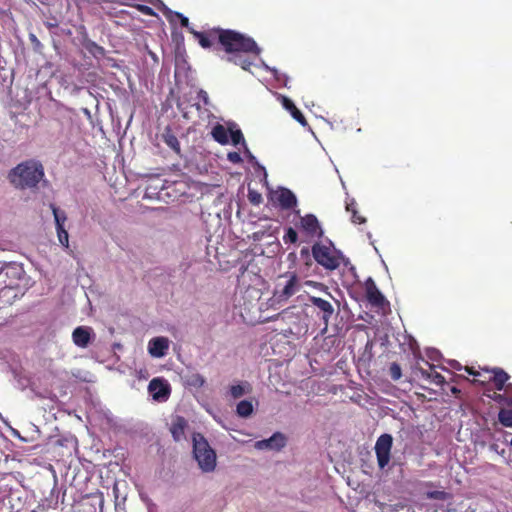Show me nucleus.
Masks as SVG:
<instances>
[{
	"label": "nucleus",
	"mask_w": 512,
	"mask_h": 512,
	"mask_svg": "<svg viewBox=\"0 0 512 512\" xmlns=\"http://www.w3.org/2000/svg\"><path fill=\"white\" fill-rule=\"evenodd\" d=\"M219 44L226 52L224 59L256 74L257 70L270 68L260 58L261 48L253 38L234 30H217Z\"/></svg>",
	"instance_id": "1"
},
{
	"label": "nucleus",
	"mask_w": 512,
	"mask_h": 512,
	"mask_svg": "<svg viewBox=\"0 0 512 512\" xmlns=\"http://www.w3.org/2000/svg\"><path fill=\"white\" fill-rule=\"evenodd\" d=\"M290 302H292L290 305V324L293 323L295 325L294 329L290 327V334L302 335L308 331L310 303L323 312L322 319L326 324L334 312L333 306L329 301L310 296L307 293L299 294Z\"/></svg>",
	"instance_id": "2"
},
{
	"label": "nucleus",
	"mask_w": 512,
	"mask_h": 512,
	"mask_svg": "<svg viewBox=\"0 0 512 512\" xmlns=\"http://www.w3.org/2000/svg\"><path fill=\"white\" fill-rule=\"evenodd\" d=\"M44 175V167L41 162L30 159L11 169L8 179L15 188L24 190L35 188Z\"/></svg>",
	"instance_id": "3"
},
{
	"label": "nucleus",
	"mask_w": 512,
	"mask_h": 512,
	"mask_svg": "<svg viewBox=\"0 0 512 512\" xmlns=\"http://www.w3.org/2000/svg\"><path fill=\"white\" fill-rule=\"evenodd\" d=\"M294 214L298 220H294L295 227L303 233L307 238H320L323 235L320 223L314 214L300 215L297 209V197L290 191V214Z\"/></svg>",
	"instance_id": "4"
},
{
	"label": "nucleus",
	"mask_w": 512,
	"mask_h": 512,
	"mask_svg": "<svg viewBox=\"0 0 512 512\" xmlns=\"http://www.w3.org/2000/svg\"><path fill=\"white\" fill-rule=\"evenodd\" d=\"M193 454L203 472L210 473L215 470L216 452L200 433L193 435Z\"/></svg>",
	"instance_id": "5"
},
{
	"label": "nucleus",
	"mask_w": 512,
	"mask_h": 512,
	"mask_svg": "<svg viewBox=\"0 0 512 512\" xmlns=\"http://www.w3.org/2000/svg\"><path fill=\"white\" fill-rule=\"evenodd\" d=\"M315 261L328 270L337 269L342 262V255L330 247L316 243L312 247Z\"/></svg>",
	"instance_id": "6"
},
{
	"label": "nucleus",
	"mask_w": 512,
	"mask_h": 512,
	"mask_svg": "<svg viewBox=\"0 0 512 512\" xmlns=\"http://www.w3.org/2000/svg\"><path fill=\"white\" fill-rule=\"evenodd\" d=\"M392 445L393 437L390 434L384 433L378 437L374 449L380 469H384L389 464Z\"/></svg>",
	"instance_id": "7"
},
{
	"label": "nucleus",
	"mask_w": 512,
	"mask_h": 512,
	"mask_svg": "<svg viewBox=\"0 0 512 512\" xmlns=\"http://www.w3.org/2000/svg\"><path fill=\"white\" fill-rule=\"evenodd\" d=\"M287 366L276 360H273L269 366V382L277 390L282 391L286 388L287 380Z\"/></svg>",
	"instance_id": "8"
},
{
	"label": "nucleus",
	"mask_w": 512,
	"mask_h": 512,
	"mask_svg": "<svg viewBox=\"0 0 512 512\" xmlns=\"http://www.w3.org/2000/svg\"><path fill=\"white\" fill-rule=\"evenodd\" d=\"M287 444L286 436L280 432L274 433L270 438L256 441L254 448L259 451L279 452Z\"/></svg>",
	"instance_id": "9"
},
{
	"label": "nucleus",
	"mask_w": 512,
	"mask_h": 512,
	"mask_svg": "<svg viewBox=\"0 0 512 512\" xmlns=\"http://www.w3.org/2000/svg\"><path fill=\"white\" fill-rule=\"evenodd\" d=\"M148 392L152 396L153 400L157 402H165L170 396L171 389L166 380L154 378L148 385Z\"/></svg>",
	"instance_id": "10"
},
{
	"label": "nucleus",
	"mask_w": 512,
	"mask_h": 512,
	"mask_svg": "<svg viewBox=\"0 0 512 512\" xmlns=\"http://www.w3.org/2000/svg\"><path fill=\"white\" fill-rule=\"evenodd\" d=\"M95 332L90 326H78L72 332V341L78 348H87L95 339Z\"/></svg>",
	"instance_id": "11"
},
{
	"label": "nucleus",
	"mask_w": 512,
	"mask_h": 512,
	"mask_svg": "<svg viewBox=\"0 0 512 512\" xmlns=\"http://www.w3.org/2000/svg\"><path fill=\"white\" fill-rule=\"evenodd\" d=\"M365 293L368 302L375 307H383L386 300L384 295L379 291L375 281L369 277L365 281Z\"/></svg>",
	"instance_id": "12"
},
{
	"label": "nucleus",
	"mask_w": 512,
	"mask_h": 512,
	"mask_svg": "<svg viewBox=\"0 0 512 512\" xmlns=\"http://www.w3.org/2000/svg\"><path fill=\"white\" fill-rule=\"evenodd\" d=\"M170 341L167 337H154L148 342V352L154 358H162L167 354Z\"/></svg>",
	"instance_id": "13"
},
{
	"label": "nucleus",
	"mask_w": 512,
	"mask_h": 512,
	"mask_svg": "<svg viewBox=\"0 0 512 512\" xmlns=\"http://www.w3.org/2000/svg\"><path fill=\"white\" fill-rule=\"evenodd\" d=\"M6 275L9 276L11 288L18 285V282L25 278L26 273L22 264L16 262L5 263Z\"/></svg>",
	"instance_id": "14"
},
{
	"label": "nucleus",
	"mask_w": 512,
	"mask_h": 512,
	"mask_svg": "<svg viewBox=\"0 0 512 512\" xmlns=\"http://www.w3.org/2000/svg\"><path fill=\"white\" fill-rule=\"evenodd\" d=\"M425 497L427 499H435V500H442V501H449L446 508L443 506L435 507L433 512H437L438 510H442L443 512H454L455 509L453 508V503L451 500L453 499V495L450 492L446 491H427L425 493Z\"/></svg>",
	"instance_id": "15"
},
{
	"label": "nucleus",
	"mask_w": 512,
	"mask_h": 512,
	"mask_svg": "<svg viewBox=\"0 0 512 512\" xmlns=\"http://www.w3.org/2000/svg\"><path fill=\"white\" fill-rule=\"evenodd\" d=\"M483 371L492 374L488 378V381H493L496 390H503L506 382L509 380L510 376L507 372H505L502 368H493V369H483Z\"/></svg>",
	"instance_id": "16"
},
{
	"label": "nucleus",
	"mask_w": 512,
	"mask_h": 512,
	"mask_svg": "<svg viewBox=\"0 0 512 512\" xmlns=\"http://www.w3.org/2000/svg\"><path fill=\"white\" fill-rule=\"evenodd\" d=\"M269 201L273 206L280 207L282 209H288V190L285 188H279L277 190H271L269 192Z\"/></svg>",
	"instance_id": "17"
},
{
	"label": "nucleus",
	"mask_w": 512,
	"mask_h": 512,
	"mask_svg": "<svg viewBox=\"0 0 512 512\" xmlns=\"http://www.w3.org/2000/svg\"><path fill=\"white\" fill-rule=\"evenodd\" d=\"M188 423L185 418L181 416H177L172 424H171V434L175 441H180L185 436V429L187 428Z\"/></svg>",
	"instance_id": "18"
},
{
	"label": "nucleus",
	"mask_w": 512,
	"mask_h": 512,
	"mask_svg": "<svg viewBox=\"0 0 512 512\" xmlns=\"http://www.w3.org/2000/svg\"><path fill=\"white\" fill-rule=\"evenodd\" d=\"M212 136L220 144H228L229 143V136H228V130L221 124H217L212 129Z\"/></svg>",
	"instance_id": "19"
},
{
	"label": "nucleus",
	"mask_w": 512,
	"mask_h": 512,
	"mask_svg": "<svg viewBox=\"0 0 512 512\" xmlns=\"http://www.w3.org/2000/svg\"><path fill=\"white\" fill-rule=\"evenodd\" d=\"M50 208H51L53 216H54L56 229L65 228L64 225L67 220L66 212L64 210L59 209L54 204H50Z\"/></svg>",
	"instance_id": "20"
},
{
	"label": "nucleus",
	"mask_w": 512,
	"mask_h": 512,
	"mask_svg": "<svg viewBox=\"0 0 512 512\" xmlns=\"http://www.w3.org/2000/svg\"><path fill=\"white\" fill-rule=\"evenodd\" d=\"M431 369H433V366H430ZM421 375L423 378L430 380L432 383L442 386L445 383V378L440 373L432 370L431 372L420 369Z\"/></svg>",
	"instance_id": "21"
},
{
	"label": "nucleus",
	"mask_w": 512,
	"mask_h": 512,
	"mask_svg": "<svg viewBox=\"0 0 512 512\" xmlns=\"http://www.w3.org/2000/svg\"><path fill=\"white\" fill-rule=\"evenodd\" d=\"M249 391L250 385L246 382L232 385L229 389L230 395L234 399L242 397L243 395L249 393Z\"/></svg>",
	"instance_id": "22"
},
{
	"label": "nucleus",
	"mask_w": 512,
	"mask_h": 512,
	"mask_svg": "<svg viewBox=\"0 0 512 512\" xmlns=\"http://www.w3.org/2000/svg\"><path fill=\"white\" fill-rule=\"evenodd\" d=\"M236 412H237L238 416L247 418L253 412V405L248 400H242L237 404Z\"/></svg>",
	"instance_id": "23"
},
{
	"label": "nucleus",
	"mask_w": 512,
	"mask_h": 512,
	"mask_svg": "<svg viewBox=\"0 0 512 512\" xmlns=\"http://www.w3.org/2000/svg\"><path fill=\"white\" fill-rule=\"evenodd\" d=\"M161 6H162V11L163 13L167 16V17H170L172 15L176 16L177 18L180 19V22H181V26L187 28L189 31L190 29H192L190 26H189V20L187 17H185L184 15H182L181 13H178V12H173L172 10H170L163 2H160Z\"/></svg>",
	"instance_id": "24"
},
{
	"label": "nucleus",
	"mask_w": 512,
	"mask_h": 512,
	"mask_svg": "<svg viewBox=\"0 0 512 512\" xmlns=\"http://www.w3.org/2000/svg\"><path fill=\"white\" fill-rule=\"evenodd\" d=\"M498 420L503 426L512 427V410L505 408L500 409Z\"/></svg>",
	"instance_id": "25"
},
{
	"label": "nucleus",
	"mask_w": 512,
	"mask_h": 512,
	"mask_svg": "<svg viewBox=\"0 0 512 512\" xmlns=\"http://www.w3.org/2000/svg\"><path fill=\"white\" fill-rule=\"evenodd\" d=\"M163 138L168 147L174 150L177 154L180 153V143L175 135L167 132L163 135Z\"/></svg>",
	"instance_id": "26"
},
{
	"label": "nucleus",
	"mask_w": 512,
	"mask_h": 512,
	"mask_svg": "<svg viewBox=\"0 0 512 512\" xmlns=\"http://www.w3.org/2000/svg\"><path fill=\"white\" fill-rule=\"evenodd\" d=\"M290 115L296 121H298L303 127H306L308 125L306 118L292 101H290Z\"/></svg>",
	"instance_id": "27"
},
{
	"label": "nucleus",
	"mask_w": 512,
	"mask_h": 512,
	"mask_svg": "<svg viewBox=\"0 0 512 512\" xmlns=\"http://www.w3.org/2000/svg\"><path fill=\"white\" fill-rule=\"evenodd\" d=\"M229 133H230V139H231V142L233 143V145L242 144L243 146H245L246 143L244 140V136L239 129H234L233 127H230Z\"/></svg>",
	"instance_id": "28"
},
{
	"label": "nucleus",
	"mask_w": 512,
	"mask_h": 512,
	"mask_svg": "<svg viewBox=\"0 0 512 512\" xmlns=\"http://www.w3.org/2000/svg\"><path fill=\"white\" fill-rule=\"evenodd\" d=\"M190 32L199 40V44L203 48H209L212 46V41L204 33L195 31L194 29H190Z\"/></svg>",
	"instance_id": "29"
},
{
	"label": "nucleus",
	"mask_w": 512,
	"mask_h": 512,
	"mask_svg": "<svg viewBox=\"0 0 512 512\" xmlns=\"http://www.w3.org/2000/svg\"><path fill=\"white\" fill-rule=\"evenodd\" d=\"M389 375L391 377L392 380L394 381H397L401 378L402 376V370H401V367L398 363L396 362H393L390 364V367H389Z\"/></svg>",
	"instance_id": "30"
},
{
	"label": "nucleus",
	"mask_w": 512,
	"mask_h": 512,
	"mask_svg": "<svg viewBox=\"0 0 512 512\" xmlns=\"http://www.w3.org/2000/svg\"><path fill=\"white\" fill-rule=\"evenodd\" d=\"M248 200L250 201L251 204L258 206L262 203L263 199H262L261 193H259L258 191L254 190V189L249 188L248 189Z\"/></svg>",
	"instance_id": "31"
},
{
	"label": "nucleus",
	"mask_w": 512,
	"mask_h": 512,
	"mask_svg": "<svg viewBox=\"0 0 512 512\" xmlns=\"http://www.w3.org/2000/svg\"><path fill=\"white\" fill-rule=\"evenodd\" d=\"M57 237L62 246L65 248L69 247V235L65 228L56 229Z\"/></svg>",
	"instance_id": "32"
},
{
	"label": "nucleus",
	"mask_w": 512,
	"mask_h": 512,
	"mask_svg": "<svg viewBox=\"0 0 512 512\" xmlns=\"http://www.w3.org/2000/svg\"><path fill=\"white\" fill-rule=\"evenodd\" d=\"M11 288L9 276L6 275L5 264L0 266V289Z\"/></svg>",
	"instance_id": "33"
},
{
	"label": "nucleus",
	"mask_w": 512,
	"mask_h": 512,
	"mask_svg": "<svg viewBox=\"0 0 512 512\" xmlns=\"http://www.w3.org/2000/svg\"><path fill=\"white\" fill-rule=\"evenodd\" d=\"M205 383H206L205 378L201 374H198V373L193 374L189 380V384L194 387H197V388L204 386Z\"/></svg>",
	"instance_id": "34"
},
{
	"label": "nucleus",
	"mask_w": 512,
	"mask_h": 512,
	"mask_svg": "<svg viewBox=\"0 0 512 512\" xmlns=\"http://www.w3.org/2000/svg\"><path fill=\"white\" fill-rule=\"evenodd\" d=\"M29 40L33 46V49L36 51V52H41L42 49H43V45L42 43L39 41V39L36 37L35 34L33 33H30L29 34Z\"/></svg>",
	"instance_id": "35"
},
{
	"label": "nucleus",
	"mask_w": 512,
	"mask_h": 512,
	"mask_svg": "<svg viewBox=\"0 0 512 512\" xmlns=\"http://www.w3.org/2000/svg\"><path fill=\"white\" fill-rule=\"evenodd\" d=\"M351 220L356 224H363L366 222V219L358 213L357 209L353 210V213L351 214Z\"/></svg>",
	"instance_id": "36"
},
{
	"label": "nucleus",
	"mask_w": 512,
	"mask_h": 512,
	"mask_svg": "<svg viewBox=\"0 0 512 512\" xmlns=\"http://www.w3.org/2000/svg\"><path fill=\"white\" fill-rule=\"evenodd\" d=\"M198 98L203 102V104L205 106L210 105V99H209L208 93L205 90L200 89L198 91Z\"/></svg>",
	"instance_id": "37"
},
{
	"label": "nucleus",
	"mask_w": 512,
	"mask_h": 512,
	"mask_svg": "<svg viewBox=\"0 0 512 512\" xmlns=\"http://www.w3.org/2000/svg\"><path fill=\"white\" fill-rule=\"evenodd\" d=\"M227 159L234 164H238L242 161V158L238 152H229Z\"/></svg>",
	"instance_id": "38"
},
{
	"label": "nucleus",
	"mask_w": 512,
	"mask_h": 512,
	"mask_svg": "<svg viewBox=\"0 0 512 512\" xmlns=\"http://www.w3.org/2000/svg\"><path fill=\"white\" fill-rule=\"evenodd\" d=\"M274 95L281 102L283 108L288 110V97L279 93H275Z\"/></svg>",
	"instance_id": "39"
},
{
	"label": "nucleus",
	"mask_w": 512,
	"mask_h": 512,
	"mask_svg": "<svg viewBox=\"0 0 512 512\" xmlns=\"http://www.w3.org/2000/svg\"><path fill=\"white\" fill-rule=\"evenodd\" d=\"M356 205H357V203L354 199L347 200L346 201V210L352 214L353 210H356Z\"/></svg>",
	"instance_id": "40"
},
{
	"label": "nucleus",
	"mask_w": 512,
	"mask_h": 512,
	"mask_svg": "<svg viewBox=\"0 0 512 512\" xmlns=\"http://www.w3.org/2000/svg\"><path fill=\"white\" fill-rule=\"evenodd\" d=\"M295 282H296V276L295 275H292L290 276V282H289V285H290V298L295 294L296 292V289H295Z\"/></svg>",
	"instance_id": "41"
},
{
	"label": "nucleus",
	"mask_w": 512,
	"mask_h": 512,
	"mask_svg": "<svg viewBox=\"0 0 512 512\" xmlns=\"http://www.w3.org/2000/svg\"><path fill=\"white\" fill-rule=\"evenodd\" d=\"M508 387H512V385H509ZM497 399L499 401H504V403L510 407H512V397H505L504 395H498Z\"/></svg>",
	"instance_id": "42"
},
{
	"label": "nucleus",
	"mask_w": 512,
	"mask_h": 512,
	"mask_svg": "<svg viewBox=\"0 0 512 512\" xmlns=\"http://www.w3.org/2000/svg\"><path fill=\"white\" fill-rule=\"evenodd\" d=\"M465 371L469 374V375H472L474 377H481L482 374L479 372V371H476L473 367H468L466 366L465 367Z\"/></svg>",
	"instance_id": "43"
},
{
	"label": "nucleus",
	"mask_w": 512,
	"mask_h": 512,
	"mask_svg": "<svg viewBox=\"0 0 512 512\" xmlns=\"http://www.w3.org/2000/svg\"><path fill=\"white\" fill-rule=\"evenodd\" d=\"M298 240V233L295 229L290 227V244L296 243Z\"/></svg>",
	"instance_id": "44"
},
{
	"label": "nucleus",
	"mask_w": 512,
	"mask_h": 512,
	"mask_svg": "<svg viewBox=\"0 0 512 512\" xmlns=\"http://www.w3.org/2000/svg\"><path fill=\"white\" fill-rule=\"evenodd\" d=\"M248 161H249L251 164H253V165L257 166L260 170H262V171L266 174V172H265V168H264L263 166H261V165L257 162L256 157H255L254 155H253V156H251V158H249V159H248Z\"/></svg>",
	"instance_id": "45"
},
{
	"label": "nucleus",
	"mask_w": 512,
	"mask_h": 512,
	"mask_svg": "<svg viewBox=\"0 0 512 512\" xmlns=\"http://www.w3.org/2000/svg\"><path fill=\"white\" fill-rule=\"evenodd\" d=\"M139 9L146 15H154L152 8H150L148 6L142 5V6H139Z\"/></svg>",
	"instance_id": "46"
},
{
	"label": "nucleus",
	"mask_w": 512,
	"mask_h": 512,
	"mask_svg": "<svg viewBox=\"0 0 512 512\" xmlns=\"http://www.w3.org/2000/svg\"><path fill=\"white\" fill-rule=\"evenodd\" d=\"M282 239L285 243H288L289 237H288V227H283V236Z\"/></svg>",
	"instance_id": "47"
},
{
	"label": "nucleus",
	"mask_w": 512,
	"mask_h": 512,
	"mask_svg": "<svg viewBox=\"0 0 512 512\" xmlns=\"http://www.w3.org/2000/svg\"><path fill=\"white\" fill-rule=\"evenodd\" d=\"M93 48H94V51H95V52H98V53H100L101 55L104 53V49H103L101 46H99V45H97V44H95V43H93Z\"/></svg>",
	"instance_id": "48"
},
{
	"label": "nucleus",
	"mask_w": 512,
	"mask_h": 512,
	"mask_svg": "<svg viewBox=\"0 0 512 512\" xmlns=\"http://www.w3.org/2000/svg\"><path fill=\"white\" fill-rule=\"evenodd\" d=\"M82 112L84 113V115H85L89 120H91V119H92L91 111H90L88 108H83V109H82Z\"/></svg>",
	"instance_id": "49"
},
{
	"label": "nucleus",
	"mask_w": 512,
	"mask_h": 512,
	"mask_svg": "<svg viewBox=\"0 0 512 512\" xmlns=\"http://www.w3.org/2000/svg\"><path fill=\"white\" fill-rule=\"evenodd\" d=\"M286 295H288V281L283 285V288L281 291V296H286Z\"/></svg>",
	"instance_id": "50"
},
{
	"label": "nucleus",
	"mask_w": 512,
	"mask_h": 512,
	"mask_svg": "<svg viewBox=\"0 0 512 512\" xmlns=\"http://www.w3.org/2000/svg\"><path fill=\"white\" fill-rule=\"evenodd\" d=\"M243 147H244V153H245V156L247 157V159L251 158V156H253V154L250 152L247 145L245 144V146H243Z\"/></svg>",
	"instance_id": "51"
},
{
	"label": "nucleus",
	"mask_w": 512,
	"mask_h": 512,
	"mask_svg": "<svg viewBox=\"0 0 512 512\" xmlns=\"http://www.w3.org/2000/svg\"><path fill=\"white\" fill-rule=\"evenodd\" d=\"M451 392H452L454 395H458L461 391H460V389H458L457 387H452V388H451Z\"/></svg>",
	"instance_id": "52"
},
{
	"label": "nucleus",
	"mask_w": 512,
	"mask_h": 512,
	"mask_svg": "<svg viewBox=\"0 0 512 512\" xmlns=\"http://www.w3.org/2000/svg\"><path fill=\"white\" fill-rule=\"evenodd\" d=\"M474 382H475V383H484V382H485V380H481V379H477V378H475V379H474Z\"/></svg>",
	"instance_id": "53"
},
{
	"label": "nucleus",
	"mask_w": 512,
	"mask_h": 512,
	"mask_svg": "<svg viewBox=\"0 0 512 512\" xmlns=\"http://www.w3.org/2000/svg\"><path fill=\"white\" fill-rule=\"evenodd\" d=\"M271 72L273 73V75L275 76V78H276V79H278V78H277V70H276V69H272V70H271Z\"/></svg>",
	"instance_id": "54"
},
{
	"label": "nucleus",
	"mask_w": 512,
	"mask_h": 512,
	"mask_svg": "<svg viewBox=\"0 0 512 512\" xmlns=\"http://www.w3.org/2000/svg\"><path fill=\"white\" fill-rule=\"evenodd\" d=\"M47 26H48L49 28H53V27H56V24H54V23H48V24H47Z\"/></svg>",
	"instance_id": "55"
},
{
	"label": "nucleus",
	"mask_w": 512,
	"mask_h": 512,
	"mask_svg": "<svg viewBox=\"0 0 512 512\" xmlns=\"http://www.w3.org/2000/svg\"><path fill=\"white\" fill-rule=\"evenodd\" d=\"M155 1H156V2H158V3H160V2H161L160 0H155ZM158 7L162 10V6H161V4H159V6H158Z\"/></svg>",
	"instance_id": "56"
},
{
	"label": "nucleus",
	"mask_w": 512,
	"mask_h": 512,
	"mask_svg": "<svg viewBox=\"0 0 512 512\" xmlns=\"http://www.w3.org/2000/svg\"><path fill=\"white\" fill-rule=\"evenodd\" d=\"M31 512H37L36 510H32Z\"/></svg>",
	"instance_id": "57"
}]
</instances>
